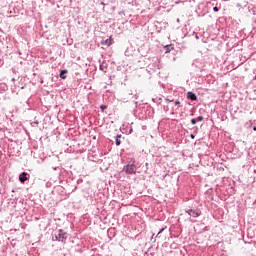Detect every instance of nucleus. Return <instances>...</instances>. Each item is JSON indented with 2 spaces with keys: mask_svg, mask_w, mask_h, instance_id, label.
<instances>
[{
  "mask_svg": "<svg viewBox=\"0 0 256 256\" xmlns=\"http://www.w3.org/2000/svg\"><path fill=\"white\" fill-rule=\"evenodd\" d=\"M125 173L127 175H135L137 173V166H135V161L132 162V164H128L124 167Z\"/></svg>",
  "mask_w": 256,
  "mask_h": 256,
  "instance_id": "f257e3e1",
  "label": "nucleus"
},
{
  "mask_svg": "<svg viewBox=\"0 0 256 256\" xmlns=\"http://www.w3.org/2000/svg\"><path fill=\"white\" fill-rule=\"evenodd\" d=\"M57 241H61L62 243L67 239V233L63 232V230H60L58 235L56 236Z\"/></svg>",
  "mask_w": 256,
  "mask_h": 256,
  "instance_id": "f03ea898",
  "label": "nucleus"
},
{
  "mask_svg": "<svg viewBox=\"0 0 256 256\" xmlns=\"http://www.w3.org/2000/svg\"><path fill=\"white\" fill-rule=\"evenodd\" d=\"M186 213H188L190 217H199V215H201V211L193 209L187 210Z\"/></svg>",
  "mask_w": 256,
  "mask_h": 256,
  "instance_id": "7ed1b4c3",
  "label": "nucleus"
},
{
  "mask_svg": "<svg viewBox=\"0 0 256 256\" xmlns=\"http://www.w3.org/2000/svg\"><path fill=\"white\" fill-rule=\"evenodd\" d=\"M113 36H110L107 40H102L101 45H106L107 47H111V44L113 43Z\"/></svg>",
  "mask_w": 256,
  "mask_h": 256,
  "instance_id": "20e7f679",
  "label": "nucleus"
},
{
  "mask_svg": "<svg viewBox=\"0 0 256 256\" xmlns=\"http://www.w3.org/2000/svg\"><path fill=\"white\" fill-rule=\"evenodd\" d=\"M29 178L27 177V173L26 172H22L20 175H19V181L20 183H25V181H28Z\"/></svg>",
  "mask_w": 256,
  "mask_h": 256,
  "instance_id": "39448f33",
  "label": "nucleus"
},
{
  "mask_svg": "<svg viewBox=\"0 0 256 256\" xmlns=\"http://www.w3.org/2000/svg\"><path fill=\"white\" fill-rule=\"evenodd\" d=\"M187 97L190 99V101H197V95H195L193 92H188Z\"/></svg>",
  "mask_w": 256,
  "mask_h": 256,
  "instance_id": "423d86ee",
  "label": "nucleus"
},
{
  "mask_svg": "<svg viewBox=\"0 0 256 256\" xmlns=\"http://www.w3.org/2000/svg\"><path fill=\"white\" fill-rule=\"evenodd\" d=\"M67 70H62L60 73V78L61 79H67Z\"/></svg>",
  "mask_w": 256,
  "mask_h": 256,
  "instance_id": "0eeeda50",
  "label": "nucleus"
},
{
  "mask_svg": "<svg viewBox=\"0 0 256 256\" xmlns=\"http://www.w3.org/2000/svg\"><path fill=\"white\" fill-rule=\"evenodd\" d=\"M164 49H165V53H171V50L173 49V47H171V45H166Z\"/></svg>",
  "mask_w": 256,
  "mask_h": 256,
  "instance_id": "6e6552de",
  "label": "nucleus"
},
{
  "mask_svg": "<svg viewBox=\"0 0 256 256\" xmlns=\"http://www.w3.org/2000/svg\"><path fill=\"white\" fill-rule=\"evenodd\" d=\"M121 135H117L116 136V145H117V147H119V145H121Z\"/></svg>",
  "mask_w": 256,
  "mask_h": 256,
  "instance_id": "1a4fd4ad",
  "label": "nucleus"
},
{
  "mask_svg": "<svg viewBox=\"0 0 256 256\" xmlns=\"http://www.w3.org/2000/svg\"><path fill=\"white\" fill-rule=\"evenodd\" d=\"M191 123H192V125H197V120L192 119V120H191Z\"/></svg>",
  "mask_w": 256,
  "mask_h": 256,
  "instance_id": "9d476101",
  "label": "nucleus"
},
{
  "mask_svg": "<svg viewBox=\"0 0 256 256\" xmlns=\"http://www.w3.org/2000/svg\"><path fill=\"white\" fill-rule=\"evenodd\" d=\"M213 11H215V13H217V11H219V8H218L217 6H215V7L213 8Z\"/></svg>",
  "mask_w": 256,
  "mask_h": 256,
  "instance_id": "9b49d317",
  "label": "nucleus"
},
{
  "mask_svg": "<svg viewBox=\"0 0 256 256\" xmlns=\"http://www.w3.org/2000/svg\"><path fill=\"white\" fill-rule=\"evenodd\" d=\"M197 121H203V116H199V117L197 118Z\"/></svg>",
  "mask_w": 256,
  "mask_h": 256,
  "instance_id": "f8f14e48",
  "label": "nucleus"
},
{
  "mask_svg": "<svg viewBox=\"0 0 256 256\" xmlns=\"http://www.w3.org/2000/svg\"><path fill=\"white\" fill-rule=\"evenodd\" d=\"M175 105H181V102L179 100H176Z\"/></svg>",
  "mask_w": 256,
  "mask_h": 256,
  "instance_id": "ddd939ff",
  "label": "nucleus"
},
{
  "mask_svg": "<svg viewBox=\"0 0 256 256\" xmlns=\"http://www.w3.org/2000/svg\"><path fill=\"white\" fill-rule=\"evenodd\" d=\"M166 101H167L168 103H173V100H171V99H166Z\"/></svg>",
  "mask_w": 256,
  "mask_h": 256,
  "instance_id": "4468645a",
  "label": "nucleus"
},
{
  "mask_svg": "<svg viewBox=\"0 0 256 256\" xmlns=\"http://www.w3.org/2000/svg\"><path fill=\"white\" fill-rule=\"evenodd\" d=\"M164 229H161L158 233V235H161V233H163Z\"/></svg>",
  "mask_w": 256,
  "mask_h": 256,
  "instance_id": "2eb2a0df",
  "label": "nucleus"
},
{
  "mask_svg": "<svg viewBox=\"0 0 256 256\" xmlns=\"http://www.w3.org/2000/svg\"><path fill=\"white\" fill-rule=\"evenodd\" d=\"M101 109H107V107H105V106H101Z\"/></svg>",
  "mask_w": 256,
  "mask_h": 256,
  "instance_id": "dca6fc26",
  "label": "nucleus"
},
{
  "mask_svg": "<svg viewBox=\"0 0 256 256\" xmlns=\"http://www.w3.org/2000/svg\"><path fill=\"white\" fill-rule=\"evenodd\" d=\"M253 130L256 131V127L255 126H254Z\"/></svg>",
  "mask_w": 256,
  "mask_h": 256,
  "instance_id": "f3484780",
  "label": "nucleus"
}]
</instances>
